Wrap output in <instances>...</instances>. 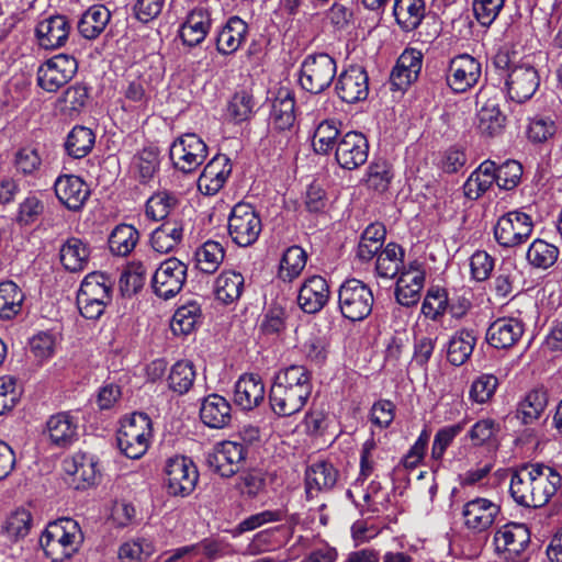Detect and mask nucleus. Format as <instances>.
<instances>
[{"label":"nucleus","mask_w":562,"mask_h":562,"mask_svg":"<svg viewBox=\"0 0 562 562\" xmlns=\"http://www.w3.org/2000/svg\"><path fill=\"white\" fill-rule=\"evenodd\" d=\"M562 485L560 473L542 462L525 463L513 470L509 493L514 502L527 508L547 505Z\"/></svg>","instance_id":"obj_1"},{"label":"nucleus","mask_w":562,"mask_h":562,"mask_svg":"<svg viewBox=\"0 0 562 562\" xmlns=\"http://www.w3.org/2000/svg\"><path fill=\"white\" fill-rule=\"evenodd\" d=\"M313 390L311 372L292 364L280 370L269 393L272 411L279 416H291L303 409Z\"/></svg>","instance_id":"obj_2"},{"label":"nucleus","mask_w":562,"mask_h":562,"mask_svg":"<svg viewBox=\"0 0 562 562\" xmlns=\"http://www.w3.org/2000/svg\"><path fill=\"white\" fill-rule=\"evenodd\" d=\"M40 541L47 557L55 562H61L79 550L83 535L76 520L60 518L48 524Z\"/></svg>","instance_id":"obj_3"},{"label":"nucleus","mask_w":562,"mask_h":562,"mask_svg":"<svg viewBox=\"0 0 562 562\" xmlns=\"http://www.w3.org/2000/svg\"><path fill=\"white\" fill-rule=\"evenodd\" d=\"M153 437L151 419L144 413H133L121 420L117 446L130 459L142 458Z\"/></svg>","instance_id":"obj_4"},{"label":"nucleus","mask_w":562,"mask_h":562,"mask_svg":"<svg viewBox=\"0 0 562 562\" xmlns=\"http://www.w3.org/2000/svg\"><path fill=\"white\" fill-rule=\"evenodd\" d=\"M371 289L358 279H348L339 288L338 304L344 317L359 322L368 317L373 306Z\"/></svg>","instance_id":"obj_5"},{"label":"nucleus","mask_w":562,"mask_h":562,"mask_svg":"<svg viewBox=\"0 0 562 562\" xmlns=\"http://www.w3.org/2000/svg\"><path fill=\"white\" fill-rule=\"evenodd\" d=\"M336 70V61L328 54L308 55L301 65L300 85L311 93H321L330 86Z\"/></svg>","instance_id":"obj_6"},{"label":"nucleus","mask_w":562,"mask_h":562,"mask_svg":"<svg viewBox=\"0 0 562 562\" xmlns=\"http://www.w3.org/2000/svg\"><path fill=\"white\" fill-rule=\"evenodd\" d=\"M262 229L261 218L256 210L248 203H237L228 217V235L240 246L252 245Z\"/></svg>","instance_id":"obj_7"},{"label":"nucleus","mask_w":562,"mask_h":562,"mask_svg":"<svg viewBox=\"0 0 562 562\" xmlns=\"http://www.w3.org/2000/svg\"><path fill=\"white\" fill-rule=\"evenodd\" d=\"M528 529L520 524L505 525L494 536L497 562H526Z\"/></svg>","instance_id":"obj_8"},{"label":"nucleus","mask_w":562,"mask_h":562,"mask_svg":"<svg viewBox=\"0 0 562 562\" xmlns=\"http://www.w3.org/2000/svg\"><path fill=\"white\" fill-rule=\"evenodd\" d=\"M169 156L177 170L189 173L203 164L207 156V146L196 134L187 133L171 144Z\"/></svg>","instance_id":"obj_9"},{"label":"nucleus","mask_w":562,"mask_h":562,"mask_svg":"<svg viewBox=\"0 0 562 562\" xmlns=\"http://www.w3.org/2000/svg\"><path fill=\"white\" fill-rule=\"evenodd\" d=\"M533 222L530 215L512 211L502 215L494 226V237L497 244L513 248L524 244L531 235Z\"/></svg>","instance_id":"obj_10"},{"label":"nucleus","mask_w":562,"mask_h":562,"mask_svg":"<svg viewBox=\"0 0 562 562\" xmlns=\"http://www.w3.org/2000/svg\"><path fill=\"white\" fill-rule=\"evenodd\" d=\"M78 69L75 57L58 54L47 59L37 69V85L47 92H56L68 83Z\"/></svg>","instance_id":"obj_11"},{"label":"nucleus","mask_w":562,"mask_h":562,"mask_svg":"<svg viewBox=\"0 0 562 562\" xmlns=\"http://www.w3.org/2000/svg\"><path fill=\"white\" fill-rule=\"evenodd\" d=\"M165 475L168 493L181 497L194 491L199 479L195 464L183 456L171 457L166 461Z\"/></svg>","instance_id":"obj_12"},{"label":"nucleus","mask_w":562,"mask_h":562,"mask_svg":"<svg viewBox=\"0 0 562 562\" xmlns=\"http://www.w3.org/2000/svg\"><path fill=\"white\" fill-rule=\"evenodd\" d=\"M187 270V266L177 258L162 261L151 279L154 293L164 300L175 297L186 283Z\"/></svg>","instance_id":"obj_13"},{"label":"nucleus","mask_w":562,"mask_h":562,"mask_svg":"<svg viewBox=\"0 0 562 562\" xmlns=\"http://www.w3.org/2000/svg\"><path fill=\"white\" fill-rule=\"evenodd\" d=\"M481 64L469 54L453 57L446 75L447 85L457 93H462L473 88L481 78Z\"/></svg>","instance_id":"obj_14"},{"label":"nucleus","mask_w":562,"mask_h":562,"mask_svg":"<svg viewBox=\"0 0 562 562\" xmlns=\"http://www.w3.org/2000/svg\"><path fill=\"white\" fill-rule=\"evenodd\" d=\"M369 155L367 137L360 133L350 131L340 137L336 145L335 159L346 170H355L362 166Z\"/></svg>","instance_id":"obj_15"},{"label":"nucleus","mask_w":562,"mask_h":562,"mask_svg":"<svg viewBox=\"0 0 562 562\" xmlns=\"http://www.w3.org/2000/svg\"><path fill=\"white\" fill-rule=\"evenodd\" d=\"M245 459V448L235 441H223L214 446L206 456L209 468L221 476L236 474Z\"/></svg>","instance_id":"obj_16"},{"label":"nucleus","mask_w":562,"mask_h":562,"mask_svg":"<svg viewBox=\"0 0 562 562\" xmlns=\"http://www.w3.org/2000/svg\"><path fill=\"white\" fill-rule=\"evenodd\" d=\"M499 513L498 504L485 497H476L463 505V525L471 532L480 533L494 525Z\"/></svg>","instance_id":"obj_17"},{"label":"nucleus","mask_w":562,"mask_h":562,"mask_svg":"<svg viewBox=\"0 0 562 562\" xmlns=\"http://www.w3.org/2000/svg\"><path fill=\"white\" fill-rule=\"evenodd\" d=\"M335 89L344 102L356 103L366 100L369 94V77L366 69L359 65L349 66L338 76Z\"/></svg>","instance_id":"obj_18"},{"label":"nucleus","mask_w":562,"mask_h":562,"mask_svg":"<svg viewBox=\"0 0 562 562\" xmlns=\"http://www.w3.org/2000/svg\"><path fill=\"white\" fill-rule=\"evenodd\" d=\"M397 276L395 288L397 303L406 307L417 304L425 283V271L420 265L416 261L409 262Z\"/></svg>","instance_id":"obj_19"},{"label":"nucleus","mask_w":562,"mask_h":562,"mask_svg":"<svg viewBox=\"0 0 562 562\" xmlns=\"http://www.w3.org/2000/svg\"><path fill=\"white\" fill-rule=\"evenodd\" d=\"M539 87L537 70L527 64L515 66L506 79L508 97L518 103L529 100Z\"/></svg>","instance_id":"obj_20"},{"label":"nucleus","mask_w":562,"mask_h":562,"mask_svg":"<svg viewBox=\"0 0 562 562\" xmlns=\"http://www.w3.org/2000/svg\"><path fill=\"white\" fill-rule=\"evenodd\" d=\"M232 173L229 158L225 155H216L204 167L198 180V189L202 194H216Z\"/></svg>","instance_id":"obj_21"},{"label":"nucleus","mask_w":562,"mask_h":562,"mask_svg":"<svg viewBox=\"0 0 562 562\" xmlns=\"http://www.w3.org/2000/svg\"><path fill=\"white\" fill-rule=\"evenodd\" d=\"M58 200L69 210H80L90 195L87 183L78 176L63 175L55 181Z\"/></svg>","instance_id":"obj_22"},{"label":"nucleus","mask_w":562,"mask_h":562,"mask_svg":"<svg viewBox=\"0 0 562 562\" xmlns=\"http://www.w3.org/2000/svg\"><path fill=\"white\" fill-rule=\"evenodd\" d=\"M329 294V285L325 278L312 276L301 285L297 303L305 313L314 314L326 305Z\"/></svg>","instance_id":"obj_23"},{"label":"nucleus","mask_w":562,"mask_h":562,"mask_svg":"<svg viewBox=\"0 0 562 562\" xmlns=\"http://www.w3.org/2000/svg\"><path fill=\"white\" fill-rule=\"evenodd\" d=\"M70 32V24L65 15H52L38 22L36 36L45 49H55L65 45Z\"/></svg>","instance_id":"obj_24"},{"label":"nucleus","mask_w":562,"mask_h":562,"mask_svg":"<svg viewBox=\"0 0 562 562\" xmlns=\"http://www.w3.org/2000/svg\"><path fill=\"white\" fill-rule=\"evenodd\" d=\"M211 14L202 7L192 9L180 25L179 35L182 43L193 47L201 44L211 29Z\"/></svg>","instance_id":"obj_25"},{"label":"nucleus","mask_w":562,"mask_h":562,"mask_svg":"<svg viewBox=\"0 0 562 562\" xmlns=\"http://www.w3.org/2000/svg\"><path fill=\"white\" fill-rule=\"evenodd\" d=\"M524 334V325L513 317H502L494 321L486 331L487 342L495 348L514 346Z\"/></svg>","instance_id":"obj_26"},{"label":"nucleus","mask_w":562,"mask_h":562,"mask_svg":"<svg viewBox=\"0 0 562 562\" xmlns=\"http://www.w3.org/2000/svg\"><path fill=\"white\" fill-rule=\"evenodd\" d=\"M422 53L416 49H406L398 57L391 72V83L396 90L406 89L414 82L422 69Z\"/></svg>","instance_id":"obj_27"},{"label":"nucleus","mask_w":562,"mask_h":562,"mask_svg":"<svg viewBox=\"0 0 562 562\" xmlns=\"http://www.w3.org/2000/svg\"><path fill=\"white\" fill-rule=\"evenodd\" d=\"M46 431L54 446L67 448L78 439V423L69 413H58L48 418Z\"/></svg>","instance_id":"obj_28"},{"label":"nucleus","mask_w":562,"mask_h":562,"mask_svg":"<svg viewBox=\"0 0 562 562\" xmlns=\"http://www.w3.org/2000/svg\"><path fill=\"white\" fill-rule=\"evenodd\" d=\"M265 398V385L259 375H241L235 384L234 402L243 409L257 407Z\"/></svg>","instance_id":"obj_29"},{"label":"nucleus","mask_w":562,"mask_h":562,"mask_svg":"<svg viewBox=\"0 0 562 562\" xmlns=\"http://www.w3.org/2000/svg\"><path fill=\"white\" fill-rule=\"evenodd\" d=\"M231 404L221 395L211 394L200 408L202 422L210 428H224L231 422Z\"/></svg>","instance_id":"obj_30"},{"label":"nucleus","mask_w":562,"mask_h":562,"mask_svg":"<svg viewBox=\"0 0 562 562\" xmlns=\"http://www.w3.org/2000/svg\"><path fill=\"white\" fill-rule=\"evenodd\" d=\"M248 25L238 16H232L220 31L216 38V49L223 55L238 50L246 40Z\"/></svg>","instance_id":"obj_31"},{"label":"nucleus","mask_w":562,"mask_h":562,"mask_svg":"<svg viewBox=\"0 0 562 562\" xmlns=\"http://www.w3.org/2000/svg\"><path fill=\"white\" fill-rule=\"evenodd\" d=\"M549 403L548 392L543 387L529 391L518 403L516 417L524 425L536 423L544 413Z\"/></svg>","instance_id":"obj_32"},{"label":"nucleus","mask_w":562,"mask_h":562,"mask_svg":"<svg viewBox=\"0 0 562 562\" xmlns=\"http://www.w3.org/2000/svg\"><path fill=\"white\" fill-rule=\"evenodd\" d=\"M426 7L424 0H395L393 15L403 32L416 30L425 18Z\"/></svg>","instance_id":"obj_33"},{"label":"nucleus","mask_w":562,"mask_h":562,"mask_svg":"<svg viewBox=\"0 0 562 562\" xmlns=\"http://www.w3.org/2000/svg\"><path fill=\"white\" fill-rule=\"evenodd\" d=\"M338 477L337 470L327 462H317L306 470L305 484L308 497H314L321 491H327L335 486Z\"/></svg>","instance_id":"obj_34"},{"label":"nucleus","mask_w":562,"mask_h":562,"mask_svg":"<svg viewBox=\"0 0 562 562\" xmlns=\"http://www.w3.org/2000/svg\"><path fill=\"white\" fill-rule=\"evenodd\" d=\"M60 262L70 272L82 271L87 268L90 258V248L79 238H68L59 250Z\"/></svg>","instance_id":"obj_35"},{"label":"nucleus","mask_w":562,"mask_h":562,"mask_svg":"<svg viewBox=\"0 0 562 562\" xmlns=\"http://www.w3.org/2000/svg\"><path fill=\"white\" fill-rule=\"evenodd\" d=\"M404 249L395 244L389 243L376 256V276L384 279L395 278L406 267L404 265Z\"/></svg>","instance_id":"obj_36"},{"label":"nucleus","mask_w":562,"mask_h":562,"mask_svg":"<svg viewBox=\"0 0 562 562\" xmlns=\"http://www.w3.org/2000/svg\"><path fill=\"white\" fill-rule=\"evenodd\" d=\"M506 116L494 100H487L476 113L477 130L486 136H496L505 127Z\"/></svg>","instance_id":"obj_37"},{"label":"nucleus","mask_w":562,"mask_h":562,"mask_svg":"<svg viewBox=\"0 0 562 562\" xmlns=\"http://www.w3.org/2000/svg\"><path fill=\"white\" fill-rule=\"evenodd\" d=\"M110 11L101 4L90 7L78 22L79 33L87 40L97 38L110 22Z\"/></svg>","instance_id":"obj_38"},{"label":"nucleus","mask_w":562,"mask_h":562,"mask_svg":"<svg viewBox=\"0 0 562 562\" xmlns=\"http://www.w3.org/2000/svg\"><path fill=\"white\" fill-rule=\"evenodd\" d=\"M476 344V337L472 330L461 329L454 333L448 344L447 357L451 364L462 366L468 361Z\"/></svg>","instance_id":"obj_39"},{"label":"nucleus","mask_w":562,"mask_h":562,"mask_svg":"<svg viewBox=\"0 0 562 562\" xmlns=\"http://www.w3.org/2000/svg\"><path fill=\"white\" fill-rule=\"evenodd\" d=\"M183 227L177 222H166L156 228L150 237L155 251L167 254L172 251L182 240Z\"/></svg>","instance_id":"obj_40"},{"label":"nucleus","mask_w":562,"mask_h":562,"mask_svg":"<svg viewBox=\"0 0 562 562\" xmlns=\"http://www.w3.org/2000/svg\"><path fill=\"white\" fill-rule=\"evenodd\" d=\"M244 289V277L236 271H223L215 280L214 293L224 304L238 300Z\"/></svg>","instance_id":"obj_41"},{"label":"nucleus","mask_w":562,"mask_h":562,"mask_svg":"<svg viewBox=\"0 0 562 562\" xmlns=\"http://www.w3.org/2000/svg\"><path fill=\"white\" fill-rule=\"evenodd\" d=\"M307 261L306 251L300 246L285 249L280 260L278 276L284 282H292L304 270Z\"/></svg>","instance_id":"obj_42"},{"label":"nucleus","mask_w":562,"mask_h":562,"mask_svg":"<svg viewBox=\"0 0 562 562\" xmlns=\"http://www.w3.org/2000/svg\"><path fill=\"white\" fill-rule=\"evenodd\" d=\"M385 227L381 223L370 224L361 235L357 256L362 261L371 260L380 252L385 239Z\"/></svg>","instance_id":"obj_43"},{"label":"nucleus","mask_w":562,"mask_h":562,"mask_svg":"<svg viewBox=\"0 0 562 562\" xmlns=\"http://www.w3.org/2000/svg\"><path fill=\"white\" fill-rule=\"evenodd\" d=\"M139 239L138 231L128 224L117 225L109 237V248L116 256H127Z\"/></svg>","instance_id":"obj_44"},{"label":"nucleus","mask_w":562,"mask_h":562,"mask_svg":"<svg viewBox=\"0 0 562 562\" xmlns=\"http://www.w3.org/2000/svg\"><path fill=\"white\" fill-rule=\"evenodd\" d=\"M225 257L222 244L215 240H207L195 251V266L204 273H214Z\"/></svg>","instance_id":"obj_45"},{"label":"nucleus","mask_w":562,"mask_h":562,"mask_svg":"<svg viewBox=\"0 0 562 562\" xmlns=\"http://www.w3.org/2000/svg\"><path fill=\"white\" fill-rule=\"evenodd\" d=\"M24 294L12 281L0 283V317L10 319L22 308Z\"/></svg>","instance_id":"obj_46"},{"label":"nucleus","mask_w":562,"mask_h":562,"mask_svg":"<svg viewBox=\"0 0 562 562\" xmlns=\"http://www.w3.org/2000/svg\"><path fill=\"white\" fill-rule=\"evenodd\" d=\"M32 515L25 508L12 512L2 525V532L10 541H19L26 537L32 528Z\"/></svg>","instance_id":"obj_47"},{"label":"nucleus","mask_w":562,"mask_h":562,"mask_svg":"<svg viewBox=\"0 0 562 562\" xmlns=\"http://www.w3.org/2000/svg\"><path fill=\"white\" fill-rule=\"evenodd\" d=\"M78 293L109 304L112 301V282L103 273L92 272L86 276Z\"/></svg>","instance_id":"obj_48"},{"label":"nucleus","mask_w":562,"mask_h":562,"mask_svg":"<svg viewBox=\"0 0 562 562\" xmlns=\"http://www.w3.org/2000/svg\"><path fill=\"white\" fill-rule=\"evenodd\" d=\"M95 136L92 130L86 126H75L68 134L66 150L74 158L87 156L93 148Z\"/></svg>","instance_id":"obj_49"},{"label":"nucleus","mask_w":562,"mask_h":562,"mask_svg":"<svg viewBox=\"0 0 562 562\" xmlns=\"http://www.w3.org/2000/svg\"><path fill=\"white\" fill-rule=\"evenodd\" d=\"M528 262L538 269L552 267L559 257V249L543 239H535L527 250Z\"/></svg>","instance_id":"obj_50"},{"label":"nucleus","mask_w":562,"mask_h":562,"mask_svg":"<svg viewBox=\"0 0 562 562\" xmlns=\"http://www.w3.org/2000/svg\"><path fill=\"white\" fill-rule=\"evenodd\" d=\"M194 379L195 370L193 363L188 360H181L172 366L168 375V385L173 392L184 394L193 385Z\"/></svg>","instance_id":"obj_51"},{"label":"nucleus","mask_w":562,"mask_h":562,"mask_svg":"<svg viewBox=\"0 0 562 562\" xmlns=\"http://www.w3.org/2000/svg\"><path fill=\"white\" fill-rule=\"evenodd\" d=\"M340 131L334 120H325L318 124L313 137V147L317 154L326 155L337 145Z\"/></svg>","instance_id":"obj_52"},{"label":"nucleus","mask_w":562,"mask_h":562,"mask_svg":"<svg viewBox=\"0 0 562 562\" xmlns=\"http://www.w3.org/2000/svg\"><path fill=\"white\" fill-rule=\"evenodd\" d=\"M294 106L295 102L290 93H286L284 97H278L274 100L271 120L276 128L284 131L293 125L295 121Z\"/></svg>","instance_id":"obj_53"},{"label":"nucleus","mask_w":562,"mask_h":562,"mask_svg":"<svg viewBox=\"0 0 562 562\" xmlns=\"http://www.w3.org/2000/svg\"><path fill=\"white\" fill-rule=\"evenodd\" d=\"M177 205L178 199L175 194L166 191L157 192L147 200L145 212L153 221H162Z\"/></svg>","instance_id":"obj_54"},{"label":"nucleus","mask_w":562,"mask_h":562,"mask_svg":"<svg viewBox=\"0 0 562 562\" xmlns=\"http://www.w3.org/2000/svg\"><path fill=\"white\" fill-rule=\"evenodd\" d=\"M88 99V91L85 86L74 85L68 87L57 99V108L64 114H72L80 111Z\"/></svg>","instance_id":"obj_55"},{"label":"nucleus","mask_w":562,"mask_h":562,"mask_svg":"<svg viewBox=\"0 0 562 562\" xmlns=\"http://www.w3.org/2000/svg\"><path fill=\"white\" fill-rule=\"evenodd\" d=\"M200 317V310L195 304H189L179 307L171 319V330L176 335H188L190 334Z\"/></svg>","instance_id":"obj_56"},{"label":"nucleus","mask_w":562,"mask_h":562,"mask_svg":"<svg viewBox=\"0 0 562 562\" xmlns=\"http://www.w3.org/2000/svg\"><path fill=\"white\" fill-rule=\"evenodd\" d=\"M498 386V379L494 374L482 373L476 376L470 387V400L477 404L487 403Z\"/></svg>","instance_id":"obj_57"},{"label":"nucleus","mask_w":562,"mask_h":562,"mask_svg":"<svg viewBox=\"0 0 562 562\" xmlns=\"http://www.w3.org/2000/svg\"><path fill=\"white\" fill-rule=\"evenodd\" d=\"M154 551L155 548L150 541L137 539L123 543L119 550V558L122 562H145Z\"/></svg>","instance_id":"obj_58"},{"label":"nucleus","mask_w":562,"mask_h":562,"mask_svg":"<svg viewBox=\"0 0 562 562\" xmlns=\"http://www.w3.org/2000/svg\"><path fill=\"white\" fill-rule=\"evenodd\" d=\"M557 133V124L551 116L536 115L529 121L527 128L528 139L535 144H541L550 139Z\"/></svg>","instance_id":"obj_59"},{"label":"nucleus","mask_w":562,"mask_h":562,"mask_svg":"<svg viewBox=\"0 0 562 562\" xmlns=\"http://www.w3.org/2000/svg\"><path fill=\"white\" fill-rule=\"evenodd\" d=\"M448 307V297L447 293L441 289H430L428 290L423 305L422 313L432 321H437L441 317Z\"/></svg>","instance_id":"obj_60"},{"label":"nucleus","mask_w":562,"mask_h":562,"mask_svg":"<svg viewBox=\"0 0 562 562\" xmlns=\"http://www.w3.org/2000/svg\"><path fill=\"white\" fill-rule=\"evenodd\" d=\"M392 172L390 165L384 160L370 164L367 171V184L369 188L384 192L391 182Z\"/></svg>","instance_id":"obj_61"},{"label":"nucleus","mask_w":562,"mask_h":562,"mask_svg":"<svg viewBox=\"0 0 562 562\" xmlns=\"http://www.w3.org/2000/svg\"><path fill=\"white\" fill-rule=\"evenodd\" d=\"M255 106L254 99L245 91L234 94L227 106V115L236 123L249 119Z\"/></svg>","instance_id":"obj_62"},{"label":"nucleus","mask_w":562,"mask_h":562,"mask_svg":"<svg viewBox=\"0 0 562 562\" xmlns=\"http://www.w3.org/2000/svg\"><path fill=\"white\" fill-rule=\"evenodd\" d=\"M21 390L16 380L10 375L0 378V415L10 412L19 402Z\"/></svg>","instance_id":"obj_63"},{"label":"nucleus","mask_w":562,"mask_h":562,"mask_svg":"<svg viewBox=\"0 0 562 562\" xmlns=\"http://www.w3.org/2000/svg\"><path fill=\"white\" fill-rule=\"evenodd\" d=\"M522 176V166L516 160H506L498 167L496 183L503 190L516 188Z\"/></svg>","instance_id":"obj_64"}]
</instances>
